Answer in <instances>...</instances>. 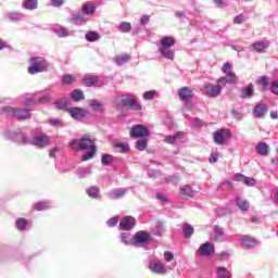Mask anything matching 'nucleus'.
Listing matches in <instances>:
<instances>
[{
    "instance_id": "16",
    "label": "nucleus",
    "mask_w": 278,
    "mask_h": 278,
    "mask_svg": "<svg viewBox=\"0 0 278 278\" xmlns=\"http://www.w3.org/2000/svg\"><path fill=\"white\" fill-rule=\"evenodd\" d=\"M205 94L206 97H210L211 99H216V97H219L220 94V88H218L216 85L208 83L204 86Z\"/></svg>"
},
{
    "instance_id": "56",
    "label": "nucleus",
    "mask_w": 278,
    "mask_h": 278,
    "mask_svg": "<svg viewBox=\"0 0 278 278\" xmlns=\"http://www.w3.org/2000/svg\"><path fill=\"white\" fill-rule=\"evenodd\" d=\"M71 97L75 101H81L84 99V91L75 89L71 92Z\"/></svg>"
},
{
    "instance_id": "36",
    "label": "nucleus",
    "mask_w": 278,
    "mask_h": 278,
    "mask_svg": "<svg viewBox=\"0 0 278 278\" xmlns=\"http://www.w3.org/2000/svg\"><path fill=\"white\" fill-rule=\"evenodd\" d=\"M97 8L94 7V4L88 2V3H85L83 5V14L86 15V16H92V14H94Z\"/></svg>"
},
{
    "instance_id": "6",
    "label": "nucleus",
    "mask_w": 278,
    "mask_h": 278,
    "mask_svg": "<svg viewBox=\"0 0 278 278\" xmlns=\"http://www.w3.org/2000/svg\"><path fill=\"white\" fill-rule=\"evenodd\" d=\"M3 112H7L10 116L18 118V121H26V118H31V113L27 109H14L12 106H4Z\"/></svg>"
},
{
    "instance_id": "51",
    "label": "nucleus",
    "mask_w": 278,
    "mask_h": 278,
    "mask_svg": "<svg viewBox=\"0 0 278 278\" xmlns=\"http://www.w3.org/2000/svg\"><path fill=\"white\" fill-rule=\"evenodd\" d=\"M156 94H157V90L146 91L142 94V99H143V101H153V99H155Z\"/></svg>"
},
{
    "instance_id": "39",
    "label": "nucleus",
    "mask_w": 278,
    "mask_h": 278,
    "mask_svg": "<svg viewBox=\"0 0 278 278\" xmlns=\"http://www.w3.org/2000/svg\"><path fill=\"white\" fill-rule=\"evenodd\" d=\"M49 207H51V202L49 201L37 202L33 205V208L37 212H42V210H49Z\"/></svg>"
},
{
    "instance_id": "57",
    "label": "nucleus",
    "mask_w": 278,
    "mask_h": 278,
    "mask_svg": "<svg viewBox=\"0 0 278 278\" xmlns=\"http://www.w3.org/2000/svg\"><path fill=\"white\" fill-rule=\"evenodd\" d=\"M136 149L138 151H144V149H147V139H139V140H137Z\"/></svg>"
},
{
    "instance_id": "9",
    "label": "nucleus",
    "mask_w": 278,
    "mask_h": 278,
    "mask_svg": "<svg viewBox=\"0 0 278 278\" xmlns=\"http://www.w3.org/2000/svg\"><path fill=\"white\" fill-rule=\"evenodd\" d=\"M148 268L155 275H166V265L160 261H150Z\"/></svg>"
},
{
    "instance_id": "55",
    "label": "nucleus",
    "mask_w": 278,
    "mask_h": 278,
    "mask_svg": "<svg viewBox=\"0 0 278 278\" xmlns=\"http://www.w3.org/2000/svg\"><path fill=\"white\" fill-rule=\"evenodd\" d=\"M14 51V47H12V45H10V42H8L7 40H3L2 38H0V51Z\"/></svg>"
},
{
    "instance_id": "22",
    "label": "nucleus",
    "mask_w": 278,
    "mask_h": 278,
    "mask_svg": "<svg viewBox=\"0 0 278 278\" xmlns=\"http://www.w3.org/2000/svg\"><path fill=\"white\" fill-rule=\"evenodd\" d=\"M86 193L90 199H96L99 201L101 199V188L99 186H91L86 189Z\"/></svg>"
},
{
    "instance_id": "47",
    "label": "nucleus",
    "mask_w": 278,
    "mask_h": 278,
    "mask_svg": "<svg viewBox=\"0 0 278 278\" xmlns=\"http://www.w3.org/2000/svg\"><path fill=\"white\" fill-rule=\"evenodd\" d=\"M118 31H121L122 34H129V31H131V23L121 22L118 26Z\"/></svg>"
},
{
    "instance_id": "1",
    "label": "nucleus",
    "mask_w": 278,
    "mask_h": 278,
    "mask_svg": "<svg viewBox=\"0 0 278 278\" xmlns=\"http://www.w3.org/2000/svg\"><path fill=\"white\" fill-rule=\"evenodd\" d=\"M3 136L7 140H13L20 144H33V147H37L38 149H45V147H49L51 144V137L45 134H37L31 138H28L21 129L14 131L5 130Z\"/></svg>"
},
{
    "instance_id": "30",
    "label": "nucleus",
    "mask_w": 278,
    "mask_h": 278,
    "mask_svg": "<svg viewBox=\"0 0 278 278\" xmlns=\"http://www.w3.org/2000/svg\"><path fill=\"white\" fill-rule=\"evenodd\" d=\"M176 42H177V40L175 39V37L165 36V37L161 38L159 46L169 47L173 49V47L176 45Z\"/></svg>"
},
{
    "instance_id": "53",
    "label": "nucleus",
    "mask_w": 278,
    "mask_h": 278,
    "mask_svg": "<svg viewBox=\"0 0 278 278\" xmlns=\"http://www.w3.org/2000/svg\"><path fill=\"white\" fill-rule=\"evenodd\" d=\"M101 162L103 166H110V164L114 162V157L112 156V154H102Z\"/></svg>"
},
{
    "instance_id": "28",
    "label": "nucleus",
    "mask_w": 278,
    "mask_h": 278,
    "mask_svg": "<svg viewBox=\"0 0 278 278\" xmlns=\"http://www.w3.org/2000/svg\"><path fill=\"white\" fill-rule=\"evenodd\" d=\"M7 18L11 21V23H18L25 20V13L10 12L7 14Z\"/></svg>"
},
{
    "instance_id": "49",
    "label": "nucleus",
    "mask_w": 278,
    "mask_h": 278,
    "mask_svg": "<svg viewBox=\"0 0 278 278\" xmlns=\"http://www.w3.org/2000/svg\"><path fill=\"white\" fill-rule=\"evenodd\" d=\"M87 42H97L99 40V33L97 31H88L85 36Z\"/></svg>"
},
{
    "instance_id": "43",
    "label": "nucleus",
    "mask_w": 278,
    "mask_h": 278,
    "mask_svg": "<svg viewBox=\"0 0 278 278\" xmlns=\"http://www.w3.org/2000/svg\"><path fill=\"white\" fill-rule=\"evenodd\" d=\"M216 275L218 278H231V273L226 267H217Z\"/></svg>"
},
{
    "instance_id": "2",
    "label": "nucleus",
    "mask_w": 278,
    "mask_h": 278,
    "mask_svg": "<svg viewBox=\"0 0 278 278\" xmlns=\"http://www.w3.org/2000/svg\"><path fill=\"white\" fill-rule=\"evenodd\" d=\"M115 108H121L123 105L124 108H129V110H132L134 112H141L142 110V103L140 102V99H138V96L134 93H126L124 96L117 97L114 100Z\"/></svg>"
},
{
    "instance_id": "15",
    "label": "nucleus",
    "mask_w": 278,
    "mask_h": 278,
    "mask_svg": "<svg viewBox=\"0 0 278 278\" xmlns=\"http://www.w3.org/2000/svg\"><path fill=\"white\" fill-rule=\"evenodd\" d=\"M233 81H236V74L232 73V72H228V75H227V78L225 77H220L218 80H217V85H215L217 88H219V91L223 92V88L225 86H227V83L228 84H233Z\"/></svg>"
},
{
    "instance_id": "12",
    "label": "nucleus",
    "mask_w": 278,
    "mask_h": 278,
    "mask_svg": "<svg viewBox=\"0 0 278 278\" xmlns=\"http://www.w3.org/2000/svg\"><path fill=\"white\" fill-rule=\"evenodd\" d=\"M70 116H72L74 118V121H79V118H86V116H88V111L86 109L83 108H71L67 110Z\"/></svg>"
},
{
    "instance_id": "64",
    "label": "nucleus",
    "mask_w": 278,
    "mask_h": 278,
    "mask_svg": "<svg viewBox=\"0 0 278 278\" xmlns=\"http://www.w3.org/2000/svg\"><path fill=\"white\" fill-rule=\"evenodd\" d=\"M164 260L167 262H173L175 260V255L170 251L164 252Z\"/></svg>"
},
{
    "instance_id": "48",
    "label": "nucleus",
    "mask_w": 278,
    "mask_h": 278,
    "mask_svg": "<svg viewBox=\"0 0 278 278\" xmlns=\"http://www.w3.org/2000/svg\"><path fill=\"white\" fill-rule=\"evenodd\" d=\"M182 232L186 238H192L194 233V228L190 224H186L182 226Z\"/></svg>"
},
{
    "instance_id": "14",
    "label": "nucleus",
    "mask_w": 278,
    "mask_h": 278,
    "mask_svg": "<svg viewBox=\"0 0 278 278\" xmlns=\"http://www.w3.org/2000/svg\"><path fill=\"white\" fill-rule=\"evenodd\" d=\"M270 47L268 41H255L251 45L250 50L255 53H266V50Z\"/></svg>"
},
{
    "instance_id": "63",
    "label": "nucleus",
    "mask_w": 278,
    "mask_h": 278,
    "mask_svg": "<svg viewBox=\"0 0 278 278\" xmlns=\"http://www.w3.org/2000/svg\"><path fill=\"white\" fill-rule=\"evenodd\" d=\"M233 118H236L237 121H242L244 118V114H242L240 111L238 110H232L231 112Z\"/></svg>"
},
{
    "instance_id": "59",
    "label": "nucleus",
    "mask_w": 278,
    "mask_h": 278,
    "mask_svg": "<svg viewBox=\"0 0 278 278\" xmlns=\"http://www.w3.org/2000/svg\"><path fill=\"white\" fill-rule=\"evenodd\" d=\"M162 173H160V170H155V169H148V177H150L151 179H157V177H161Z\"/></svg>"
},
{
    "instance_id": "42",
    "label": "nucleus",
    "mask_w": 278,
    "mask_h": 278,
    "mask_svg": "<svg viewBox=\"0 0 278 278\" xmlns=\"http://www.w3.org/2000/svg\"><path fill=\"white\" fill-rule=\"evenodd\" d=\"M182 132H176L175 135H167L165 136L164 142H166V144H175V142H177V140H179V138L181 137Z\"/></svg>"
},
{
    "instance_id": "40",
    "label": "nucleus",
    "mask_w": 278,
    "mask_h": 278,
    "mask_svg": "<svg viewBox=\"0 0 278 278\" xmlns=\"http://www.w3.org/2000/svg\"><path fill=\"white\" fill-rule=\"evenodd\" d=\"M225 236V230L220 226L214 227V238L216 242H223V237Z\"/></svg>"
},
{
    "instance_id": "34",
    "label": "nucleus",
    "mask_w": 278,
    "mask_h": 278,
    "mask_svg": "<svg viewBox=\"0 0 278 278\" xmlns=\"http://www.w3.org/2000/svg\"><path fill=\"white\" fill-rule=\"evenodd\" d=\"M257 86H261L263 92L268 89V84H270V78L268 76H260L256 79Z\"/></svg>"
},
{
    "instance_id": "17",
    "label": "nucleus",
    "mask_w": 278,
    "mask_h": 278,
    "mask_svg": "<svg viewBox=\"0 0 278 278\" xmlns=\"http://www.w3.org/2000/svg\"><path fill=\"white\" fill-rule=\"evenodd\" d=\"M127 194V188H117L111 190L109 193H106L108 199H111V201H116L118 199H123Z\"/></svg>"
},
{
    "instance_id": "54",
    "label": "nucleus",
    "mask_w": 278,
    "mask_h": 278,
    "mask_svg": "<svg viewBox=\"0 0 278 278\" xmlns=\"http://www.w3.org/2000/svg\"><path fill=\"white\" fill-rule=\"evenodd\" d=\"M96 153H97V148H92L91 150H89L87 153H85L81 156V161L88 162V160H92V157H94Z\"/></svg>"
},
{
    "instance_id": "46",
    "label": "nucleus",
    "mask_w": 278,
    "mask_h": 278,
    "mask_svg": "<svg viewBox=\"0 0 278 278\" xmlns=\"http://www.w3.org/2000/svg\"><path fill=\"white\" fill-rule=\"evenodd\" d=\"M236 204L241 212H247V210H249V202L242 198H237Z\"/></svg>"
},
{
    "instance_id": "60",
    "label": "nucleus",
    "mask_w": 278,
    "mask_h": 278,
    "mask_svg": "<svg viewBox=\"0 0 278 278\" xmlns=\"http://www.w3.org/2000/svg\"><path fill=\"white\" fill-rule=\"evenodd\" d=\"M269 90L270 92H273V94H276L278 97V78L271 81Z\"/></svg>"
},
{
    "instance_id": "20",
    "label": "nucleus",
    "mask_w": 278,
    "mask_h": 278,
    "mask_svg": "<svg viewBox=\"0 0 278 278\" xmlns=\"http://www.w3.org/2000/svg\"><path fill=\"white\" fill-rule=\"evenodd\" d=\"M178 96L180 101H184L185 103H188L192 97H194V93L192 92V89L189 87H184L179 89Z\"/></svg>"
},
{
    "instance_id": "45",
    "label": "nucleus",
    "mask_w": 278,
    "mask_h": 278,
    "mask_svg": "<svg viewBox=\"0 0 278 278\" xmlns=\"http://www.w3.org/2000/svg\"><path fill=\"white\" fill-rule=\"evenodd\" d=\"M180 194L192 198L194 197V190H192V187H190V185H186L180 188Z\"/></svg>"
},
{
    "instance_id": "52",
    "label": "nucleus",
    "mask_w": 278,
    "mask_h": 278,
    "mask_svg": "<svg viewBox=\"0 0 278 278\" xmlns=\"http://www.w3.org/2000/svg\"><path fill=\"white\" fill-rule=\"evenodd\" d=\"M15 225H16V229H18V231H25V229H27V219L17 218Z\"/></svg>"
},
{
    "instance_id": "35",
    "label": "nucleus",
    "mask_w": 278,
    "mask_h": 278,
    "mask_svg": "<svg viewBox=\"0 0 278 278\" xmlns=\"http://www.w3.org/2000/svg\"><path fill=\"white\" fill-rule=\"evenodd\" d=\"M56 110H70L71 109V102L67 99H60L54 103Z\"/></svg>"
},
{
    "instance_id": "11",
    "label": "nucleus",
    "mask_w": 278,
    "mask_h": 278,
    "mask_svg": "<svg viewBox=\"0 0 278 278\" xmlns=\"http://www.w3.org/2000/svg\"><path fill=\"white\" fill-rule=\"evenodd\" d=\"M136 227V218L131 216H125L119 222L121 231H131Z\"/></svg>"
},
{
    "instance_id": "8",
    "label": "nucleus",
    "mask_w": 278,
    "mask_h": 278,
    "mask_svg": "<svg viewBox=\"0 0 278 278\" xmlns=\"http://www.w3.org/2000/svg\"><path fill=\"white\" fill-rule=\"evenodd\" d=\"M149 128L144 125H135L130 129V138H147Z\"/></svg>"
},
{
    "instance_id": "23",
    "label": "nucleus",
    "mask_w": 278,
    "mask_h": 278,
    "mask_svg": "<svg viewBox=\"0 0 278 278\" xmlns=\"http://www.w3.org/2000/svg\"><path fill=\"white\" fill-rule=\"evenodd\" d=\"M70 23L73 25H84L86 23V15L84 13H73L70 17Z\"/></svg>"
},
{
    "instance_id": "7",
    "label": "nucleus",
    "mask_w": 278,
    "mask_h": 278,
    "mask_svg": "<svg viewBox=\"0 0 278 278\" xmlns=\"http://www.w3.org/2000/svg\"><path fill=\"white\" fill-rule=\"evenodd\" d=\"M151 235L147 230H139L134 235V247H147L151 244Z\"/></svg>"
},
{
    "instance_id": "32",
    "label": "nucleus",
    "mask_w": 278,
    "mask_h": 278,
    "mask_svg": "<svg viewBox=\"0 0 278 278\" xmlns=\"http://www.w3.org/2000/svg\"><path fill=\"white\" fill-rule=\"evenodd\" d=\"M75 175L79 177V179H85V177L92 175V172L90 170V167H78L75 170Z\"/></svg>"
},
{
    "instance_id": "58",
    "label": "nucleus",
    "mask_w": 278,
    "mask_h": 278,
    "mask_svg": "<svg viewBox=\"0 0 278 278\" xmlns=\"http://www.w3.org/2000/svg\"><path fill=\"white\" fill-rule=\"evenodd\" d=\"M49 123L51 127H64L61 118H50Z\"/></svg>"
},
{
    "instance_id": "10",
    "label": "nucleus",
    "mask_w": 278,
    "mask_h": 278,
    "mask_svg": "<svg viewBox=\"0 0 278 278\" xmlns=\"http://www.w3.org/2000/svg\"><path fill=\"white\" fill-rule=\"evenodd\" d=\"M231 137V130L222 128L214 132V140L216 144H225V140Z\"/></svg>"
},
{
    "instance_id": "5",
    "label": "nucleus",
    "mask_w": 278,
    "mask_h": 278,
    "mask_svg": "<svg viewBox=\"0 0 278 278\" xmlns=\"http://www.w3.org/2000/svg\"><path fill=\"white\" fill-rule=\"evenodd\" d=\"M70 147H72L75 151H86L91 149H97V146H94V141H92L90 138H81L74 139L70 142Z\"/></svg>"
},
{
    "instance_id": "33",
    "label": "nucleus",
    "mask_w": 278,
    "mask_h": 278,
    "mask_svg": "<svg viewBox=\"0 0 278 278\" xmlns=\"http://www.w3.org/2000/svg\"><path fill=\"white\" fill-rule=\"evenodd\" d=\"M255 149H256V153L258 155L265 156V155H268V151L270 148L268 147V143H266V142H258Z\"/></svg>"
},
{
    "instance_id": "25",
    "label": "nucleus",
    "mask_w": 278,
    "mask_h": 278,
    "mask_svg": "<svg viewBox=\"0 0 278 278\" xmlns=\"http://www.w3.org/2000/svg\"><path fill=\"white\" fill-rule=\"evenodd\" d=\"M233 180L240 181L241 184H244V186H255V179L249 178L242 174H236Z\"/></svg>"
},
{
    "instance_id": "13",
    "label": "nucleus",
    "mask_w": 278,
    "mask_h": 278,
    "mask_svg": "<svg viewBox=\"0 0 278 278\" xmlns=\"http://www.w3.org/2000/svg\"><path fill=\"white\" fill-rule=\"evenodd\" d=\"M214 253V244L206 242L200 245V248L197 251V255L200 257H207Z\"/></svg>"
},
{
    "instance_id": "18",
    "label": "nucleus",
    "mask_w": 278,
    "mask_h": 278,
    "mask_svg": "<svg viewBox=\"0 0 278 278\" xmlns=\"http://www.w3.org/2000/svg\"><path fill=\"white\" fill-rule=\"evenodd\" d=\"M159 53L162 58H165L166 60H175V50L173 48L166 47V46H157Z\"/></svg>"
},
{
    "instance_id": "37",
    "label": "nucleus",
    "mask_w": 278,
    "mask_h": 278,
    "mask_svg": "<svg viewBox=\"0 0 278 278\" xmlns=\"http://www.w3.org/2000/svg\"><path fill=\"white\" fill-rule=\"evenodd\" d=\"M88 105L93 110V112H103V103L99 100L91 99L88 101Z\"/></svg>"
},
{
    "instance_id": "38",
    "label": "nucleus",
    "mask_w": 278,
    "mask_h": 278,
    "mask_svg": "<svg viewBox=\"0 0 278 278\" xmlns=\"http://www.w3.org/2000/svg\"><path fill=\"white\" fill-rule=\"evenodd\" d=\"M22 8H24V10H37L38 0H24L22 3Z\"/></svg>"
},
{
    "instance_id": "41",
    "label": "nucleus",
    "mask_w": 278,
    "mask_h": 278,
    "mask_svg": "<svg viewBox=\"0 0 278 278\" xmlns=\"http://www.w3.org/2000/svg\"><path fill=\"white\" fill-rule=\"evenodd\" d=\"M164 231H165L164 223L156 222L155 228L153 230V235L157 236L159 238H162L164 236Z\"/></svg>"
},
{
    "instance_id": "61",
    "label": "nucleus",
    "mask_w": 278,
    "mask_h": 278,
    "mask_svg": "<svg viewBox=\"0 0 278 278\" xmlns=\"http://www.w3.org/2000/svg\"><path fill=\"white\" fill-rule=\"evenodd\" d=\"M244 21H247V16H244V14H239L233 18L235 25H242Z\"/></svg>"
},
{
    "instance_id": "27",
    "label": "nucleus",
    "mask_w": 278,
    "mask_h": 278,
    "mask_svg": "<svg viewBox=\"0 0 278 278\" xmlns=\"http://www.w3.org/2000/svg\"><path fill=\"white\" fill-rule=\"evenodd\" d=\"M241 244L244 249H253V247H257V241L253 237L244 236L241 239Z\"/></svg>"
},
{
    "instance_id": "44",
    "label": "nucleus",
    "mask_w": 278,
    "mask_h": 278,
    "mask_svg": "<svg viewBox=\"0 0 278 278\" xmlns=\"http://www.w3.org/2000/svg\"><path fill=\"white\" fill-rule=\"evenodd\" d=\"M77 78L73 74H65L62 76V84L65 86H71V84H75Z\"/></svg>"
},
{
    "instance_id": "62",
    "label": "nucleus",
    "mask_w": 278,
    "mask_h": 278,
    "mask_svg": "<svg viewBox=\"0 0 278 278\" xmlns=\"http://www.w3.org/2000/svg\"><path fill=\"white\" fill-rule=\"evenodd\" d=\"M108 227H116V225H118V216L115 217H111L108 222H106Z\"/></svg>"
},
{
    "instance_id": "24",
    "label": "nucleus",
    "mask_w": 278,
    "mask_h": 278,
    "mask_svg": "<svg viewBox=\"0 0 278 278\" xmlns=\"http://www.w3.org/2000/svg\"><path fill=\"white\" fill-rule=\"evenodd\" d=\"M268 112V106H266V104H257L255 108H254V117L255 118H264V116H266Z\"/></svg>"
},
{
    "instance_id": "50",
    "label": "nucleus",
    "mask_w": 278,
    "mask_h": 278,
    "mask_svg": "<svg viewBox=\"0 0 278 278\" xmlns=\"http://www.w3.org/2000/svg\"><path fill=\"white\" fill-rule=\"evenodd\" d=\"M114 62L118 65V66H123V64H127V62H129V55L128 54H122L118 55L114 59Z\"/></svg>"
},
{
    "instance_id": "21",
    "label": "nucleus",
    "mask_w": 278,
    "mask_h": 278,
    "mask_svg": "<svg viewBox=\"0 0 278 278\" xmlns=\"http://www.w3.org/2000/svg\"><path fill=\"white\" fill-rule=\"evenodd\" d=\"M83 84L84 86H87V88H91V86H101V84H99V76L92 74L85 75Z\"/></svg>"
},
{
    "instance_id": "19",
    "label": "nucleus",
    "mask_w": 278,
    "mask_h": 278,
    "mask_svg": "<svg viewBox=\"0 0 278 278\" xmlns=\"http://www.w3.org/2000/svg\"><path fill=\"white\" fill-rule=\"evenodd\" d=\"M113 147L117 153H129V142L123 140H115Z\"/></svg>"
},
{
    "instance_id": "29",
    "label": "nucleus",
    "mask_w": 278,
    "mask_h": 278,
    "mask_svg": "<svg viewBox=\"0 0 278 278\" xmlns=\"http://www.w3.org/2000/svg\"><path fill=\"white\" fill-rule=\"evenodd\" d=\"M53 31L59 38H68V36H73V33L70 31L68 28L62 26L54 27Z\"/></svg>"
},
{
    "instance_id": "3",
    "label": "nucleus",
    "mask_w": 278,
    "mask_h": 278,
    "mask_svg": "<svg viewBox=\"0 0 278 278\" xmlns=\"http://www.w3.org/2000/svg\"><path fill=\"white\" fill-rule=\"evenodd\" d=\"M53 91L46 90V91H39L37 93H27L22 97V103L26 108H33V105H36V103H49L51 101V94Z\"/></svg>"
},
{
    "instance_id": "4",
    "label": "nucleus",
    "mask_w": 278,
    "mask_h": 278,
    "mask_svg": "<svg viewBox=\"0 0 278 278\" xmlns=\"http://www.w3.org/2000/svg\"><path fill=\"white\" fill-rule=\"evenodd\" d=\"M46 71H49V63L45 58L35 56L30 59L29 75H38V73H45Z\"/></svg>"
},
{
    "instance_id": "31",
    "label": "nucleus",
    "mask_w": 278,
    "mask_h": 278,
    "mask_svg": "<svg viewBox=\"0 0 278 278\" xmlns=\"http://www.w3.org/2000/svg\"><path fill=\"white\" fill-rule=\"evenodd\" d=\"M253 92H255V88L253 87V84H249L245 88L241 91V99H252Z\"/></svg>"
},
{
    "instance_id": "26",
    "label": "nucleus",
    "mask_w": 278,
    "mask_h": 278,
    "mask_svg": "<svg viewBox=\"0 0 278 278\" xmlns=\"http://www.w3.org/2000/svg\"><path fill=\"white\" fill-rule=\"evenodd\" d=\"M119 240L125 247H134V236H131V232H121Z\"/></svg>"
}]
</instances>
